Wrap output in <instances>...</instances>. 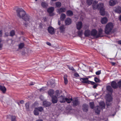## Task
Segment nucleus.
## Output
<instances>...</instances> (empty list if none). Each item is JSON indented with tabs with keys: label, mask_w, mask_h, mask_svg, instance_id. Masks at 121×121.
I'll use <instances>...</instances> for the list:
<instances>
[{
	"label": "nucleus",
	"mask_w": 121,
	"mask_h": 121,
	"mask_svg": "<svg viewBox=\"0 0 121 121\" xmlns=\"http://www.w3.org/2000/svg\"><path fill=\"white\" fill-rule=\"evenodd\" d=\"M93 8L94 10L97 9L99 10V12L102 16H104L106 13L104 4L102 3L98 4L97 2L95 1L93 4Z\"/></svg>",
	"instance_id": "nucleus-1"
},
{
	"label": "nucleus",
	"mask_w": 121,
	"mask_h": 121,
	"mask_svg": "<svg viewBox=\"0 0 121 121\" xmlns=\"http://www.w3.org/2000/svg\"><path fill=\"white\" fill-rule=\"evenodd\" d=\"M59 93H57L56 95L58 98H59V100L61 103H63L66 102L68 103H70L72 100V98L71 96L69 97L65 98L63 96H61L60 97H59Z\"/></svg>",
	"instance_id": "nucleus-2"
},
{
	"label": "nucleus",
	"mask_w": 121,
	"mask_h": 121,
	"mask_svg": "<svg viewBox=\"0 0 121 121\" xmlns=\"http://www.w3.org/2000/svg\"><path fill=\"white\" fill-rule=\"evenodd\" d=\"M113 26V23L110 22L106 25L105 29V32L106 34H108L111 32Z\"/></svg>",
	"instance_id": "nucleus-3"
},
{
	"label": "nucleus",
	"mask_w": 121,
	"mask_h": 121,
	"mask_svg": "<svg viewBox=\"0 0 121 121\" xmlns=\"http://www.w3.org/2000/svg\"><path fill=\"white\" fill-rule=\"evenodd\" d=\"M99 106H97L95 108V112L97 114H99L100 111V108L102 109L105 108V104L103 102H101L99 103Z\"/></svg>",
	"instance_id": "nucleus-4"
},
{
	"label": "nucleus",
	"mask_w": 121,
	"mask_h": 121,
	"mask_svg": "<svg viewBox=\"0 0 121 121\" xmlns=\"http://www.w3.org/2000/svg\"><path fill=\"white\" fill-rule=\"evenodd\" d=\"M17 13V16L20 18H22L26 14L25 11L22 9H18Z\"/></svg>",
	"instance_id": "nucleus-5"
},
{
	"label": "nucleus",
	"mask_w": 121,
	"mask_h": 121,
	"mask_svg": "<svg viewBox=\"0 0 121 121\" xmlns=\"http://www.w3.org/2000/svg\"><path fill=\"white\" fill-rule=\"evenodd\" d=\"M91 35L94 37L97 38L99 37L97 31L95 29L92 30L91 33Z\"/></svg>",
	"instance_id": "nucleus-6"
},
{
	"label": "nucleus",
	"mask_w": 121,
	"mask_h": 121,
	"mask_svg": "<svg viewBox=\"0 0 121 121\" xmlns=\"http://www.w3.org/2000/svg\"><path fill=\"white\" fill-rule=\"evenodd\" d=\"M106 96L107 97L106 99L107 101L106 102V104L107 106H108L110 105L108 104V103L112 101V98L111 95L109 94H108Z\"/></svg>",
	"instance_id": "nucleus-7"
},
{
	"label": "nucleus",
	"mask_w": 121,
	"mask_h": 121,
	"mask_svg": "<svg viewBox=\"0 0 121 121\" xmlns=\"http://www.w3.org/2000/svg\"><path fill=\"white\" fill-rule=\"evenodd\" d=\"M22 18L25 21L29 22L31 20V17L29 15L26 14L24 16V17H23Z\"/></svg>",
	"instance_id": "nucleus-8"
},
{
	"label": "nucleus",
	"mask_w": 121,
	"mask_h": 121,
	"mask_svg": "<svg viewBox=\"0 0 121 121\" xmlns=\"http://www.w3.org/2000/svg\"><path fill=\"white\" fill-rule=\"evenodd\" d=\"M119 1L118 0H110L109 4L111 6H113L118 3Z\"/></svg>",
	"instance_id": "nucleus-9"
},
{
	"label": "nucleus",
	"mask_w": 121,
	"mask_h": 121,
	"mask_svg": "<svg viewBox=\"0 0 121 121\" xmlns=\"http://www.w3.org/2000/svg\"><path fill=\"white\" fill-rule=\"evenodd\" d=\"M48 32L51 34H53L55 33V31L54 28L51 26L49 27L48 28Z\"/></svg>",
	"instance_id": "nucleus-10"
},
{
	"label": "nucleus",
	"mask_w": 121,
	"mask_h": 121,
	"mask_svg": "<svg viewBox=\"0 0 121 121\" xmlns=\"http://www.w3.org/2000/svg\"><path fill=\"white\" fill-rule=\"evenodd\" d=\"M108 21V19L106 17H104L102 18L101 20V22L102 24H105Z\"/></svg>",
	"instance_id": "nucleus-11"
},
{
	"label": "nucleus",
	"mask_w": 121,
	"mask_h": 121,
	"mask_svg": "<svg viewBox=\"0 0 121 121\" xmlns=\"http://www.w3.org/2000/svg\"><path fill=\"white\" fill-rule=\"evenodd\" d=\"M114 10L115 12L120 13H121V7L117 6L115 8Z\"/></svg>",
	"instance_id": "nucleus-12"
},
{
	"label": "nucleus",
	"mask_w": 121,
	"mask_h": 121,
	"mask_svg": "<svg viewBox=\"0 0 121 121\" xmlns=\"http://www.w3.org/2000/svg\"><path fill=\"white\" fill-rule=\"evenodd\" d=\"M66 11V9L64 7L61 8L60 9H58L57 10V12L59 13H61L65 12Z\"/></svg>",
	"instance_id": "nucleus-13"
},
{
	"label": "nucleus",
	"mask_w": 121,
	"mask_h": 121,
	"mask_svg": "<svg viewBox=\"0 0 121 121\" xmlns=\"http://www.w3.org/2000/svg\"><path fill=\"white\" fill-rule=\"evenodd\" d=\"M88 78H81L80 80L83 83H88L89 81L88 80Z\"/></svg>",
	"instance_id": "nucleus-14"
},
{
	"label": "nucleus",
	"mask_w": 121,
	"mask_h": 121,
	"mask_svg": "<svg viewBox=\"0 0 121 121\" xmlns=\"http://www.w3.org/2000/svg\"><path fill=\"white\" fill-rule=\"evenodd\" d=\"M82 24L81 22H79L76 24V27L77 29L78 30H80L82 28Z\"/></svg>",
	"instance_id": "nucleus-15"
},
{
	"label": "nucleus",
	"mask_w": 121,
	"mask_h": 121,
	"mask_svg": "<svg viewBox=\"0 0 121 121\" xmlns=\"http://www.w3.org/2000/svg\"><path fill=\"white\" fill-rule=\"evenodd\" d=\"M60 32L62 33H64L65 31V28L64 26L63 25L60 26L59 28Z\"/></svg>",
	"instance_id": "nucleus-16"
},
{
	"label": "nucleus",
	"mask_w": 121,
	"mask_h": 121,
	"mask_svg": "<svg viewBox=\"0 0 121 121\" xmlns=\"http://www.w3.org/2000/svg\"><path fill=\"white\" fill-rule=\"evenodd\" d=\"M56 96H53L52 97V102L54 103H56L57 101V98Z\"/></svg>",
	"instance_id": "nucleus-17"
},
{
	"label": "nucleus",
	"mask_w": 121,
	"mask_h": 121,
	"mask_svg": "<svg viewBox=\"0 0 121 121\" xmlns=\"http://www.w3.org/2000/svg\"><path fill=\"white\" fill-rule=\"evenodd\" d=\"M54 9L53 7H50L48 9L47 11L49 14H50L53 11Z\"/></svg>",
	"instance_id": "nucleus-18"
},
{
	"label": "nucleus",
	"mask_w": 121,
	"mask_h": 121,
	"mask_svg": "<svg viewBox=\"0 0 121 121\" xmlns=\"http://www.w3.org/2000/svg\"><path fill=\"white\" fill-rule=\"evenodd\" d=\"M51 103L49 102L44 101L43 102V105L45 107H47L51 105Z\"/></svg>",
	"instance_id": "nucleus-19"
},
{
	"label": "nucleus",
	"mask_w": 121,
	"mask_h": 121,
	"mask_svg": "<svg viewBox=\"0 0 121 121\" xmlns=\"http://www.w3.org/2000/svg\"><path fill=\"white\" fill-rule=\"evenodd\" d=\"M65 22L66 25H69L71 22V20L69 18H67L65 20Z\"/></svg>",
	"instance_id": "nucleus-20"
},
{
	"label": "nucleus",
	"mask_w": 121,
	"mask_h": 121,
	"mask_svg": "<svg viewBox=\"0 0 121 121\" xmlns=\"http://www.w3.org/2000/svg\"><path fill=\"white\" fill-rule=\"evenodd\" d=\"M111 86L112 87L114 88H117L118 86L117 83L115 81H112L111 83Z\"/></svg>",
	"instance_id": "nucleus-21"
},
{
	"label": "nucleus",
	"mask_w": 121,
	"mask_h": 121,
	"mask_svg": "<svg viewBox=\"0 0 121 121\" xmlns=\"http://www.w3.org/2000/svg\"><path fill=\"white\" fill-rule=\"evenodd\" d=\"M72 102L74 106L77 105L79 104L78 100L77 99H74Z\"/></svg>",
	"instance_id": "nucleus-22"
},
{
	"label": "nucleus",
	"mask_w": 121,
	"mask_h": 121,
	"mask_svg": "<svg viewBox=\"0 0 121 121\" xmlns=\"http://www.w3.org/2000/svg\"><path fill=\"white\" fill-rule=\"evenodd\" d=\"M84 35L86 36H88L91 35L90 31L89 30H86L84 33Z\"/></svg>",
	"instance_id": "nucleus-23"
},
{
	"label": "nucleus",
	"mask_w": 121,
	"mask_h": 121,
	"mask_svg": "<svg viewBox=\"0 0 121 121\" xmlns=\"http://www.w3.org/2000/svg\"><path fill=\"white\" fill-rule=\"evenodd\" d=\"M0 90L3 93H5L6 91V89L4 86H0Z\"/></svg>",
	"instance_id": "nucleus-24"
},
{
	"label": "nucleus",
	"mask_w": 121,
	"mask_h": 121,
	"mask_svg": "<svg viewBox=\"0 0 121 121\" xmlns=\"http://www.w3.org/2000/svg\"><path fill=\"white\" fill-rule=\"evenodd\" d=\"M41 5L42 7L44 8H46L48 6V4L47 3L44 2H42Z\"/></svg>",
	"instance_id": "nucleus-25"
},
{
	"label": "nucleus",
	"mask_w": 121,
	"mask_h": 121,
	"mask_svg": "<svg viewBox=\"0 0 121 121\" xmlns=\"http://www.w3.org/2000/svg\"><path fill=\"white\" fill-rule=\"evenodd\" d=\"M34 115H38L39 114V111L37 108H35L34 111Z\"/></svg>",
	"instance_id": "nucleus-26"
},
{
	"label": "nucleus",
	"mask_w": 121,
	"mask_h": 121,
	"mask_svg": "<svg viewBox=\"0 0 121 121\" xmlns=\"http://www.w3.org/2000/svg\"><path fill=\"white\" fill-rule=\"evenodd\" d=\"M66 17L64 13L62 14L60 16V18L61 20L63 21Z\"/></svg>",
	"instance_id": "nucleus-27"
},
{
	"label": "nucleus",
	"mask_w": 121,
	"mask_h": 121,
	"mask_svg": "<svg viewBox=\"0 0 121 121\" xmlns=\"http://www.w3.org/2000/svg\"><path fill=\"white\" fill-rule=\"evenodd\" d=\"M66 14L68 16H71L73 14V13L71 11L69 10L67 12Z\"/></svg>",
	"instance_id": "nucleus-28"
},
{
	"label": "nucleus",
	"mask_w": 121,
	"mask_h": 121,
	"mask_svg": "<svg viewBox=\"0 0 121 121\" xmlns=\"http://www.w3.org/2000/svg\"><path fill=\"white\" fill-rule=\"evenodd\" d=\"M103 30L102 29L100 28L99 30V32L98 33L99 37H100L102 34Z\"/></svg>",
	"instance_id": "nucleus-29"
},
{
	"label": "nucleus",
	"mask_w": 121,
	"mask_h": 121,
	"mask_svg": "<svg viewBox=\"0 0 121 121\" xmlns=\"http://www.w3.org/2000/svg\"><path fill=\"white\" fill-rule=\"evenodd\" d=\"M107 89L111 93H112V89L110 86H108L107 87Z\"/></svg>",
	"instance_id": "nucleus-30"
},
{
	"label": "nucleus",
	"mask_w": 121,
	"mask_h": 121,
	"mask_svg": "<svg viewBox=\"0 0 121 121\" xmlns=\"http://www.w3.org/2000/svg\"><path fill=\"white\" fill-rule=\"evenodd\" d=\"M67 75L66 74H65L64 76V81L65 83V84H67L68 82V80L67 79Z\"/></svg>",
	"instance_id": "nucleus-31"
},
{
	"label": "nucleus",
	"mask_w": 121,
	"mask_h": 121,
	"mask_svg": "<svg viewBox=\"0 0 121 121\" xmlns=\"http://www.w3.org/2000/svg\"><path fill=\"white\" fill-rule=\"evenodd\" d=\"M54 91L52 90H50L48 92V93L49 95L51 96L54 94Z\"/></svg>",
	"instance_id": "nucleus-32"
},
{
	"label": "nucleus",
	"mask_w": 121,
	"mask_h": 121,
	"mask_svg": "<svg viewBox=\"0 0 121 121\" xmlns=\"http://www.w3.org/2000/svg\"><path fill=\"white\" fill-rule=\"evenodd\" d=\"M57 7H60L61 6V3L60 2H56L55 3Z\"/></svg>",
	"instance_id": "nucleus-33"
},
{
	"label": "nucleus",
	"mask_w": 121,
	"mask_h": 121,
	"mask_svg": "<svg viewBox=\"0 0 121 121\" xmlns=\"http://www.w3.org/2000/svg\"><path fill=\"white\" fill-rule=\"evenodd\" d=\"M36 108L38 109L39 112H42L43 111V108L42 107H39Z\"/></svg>",
	"instance_id": "nucleus-34"
},
{
	"label": "nucleus",
	"mask_w": 121,
	"mask_h": 121,
	"mask_svg": "<svg viewBox=\"0 0 121 121\" xmlns=\"http://www.w3.org/2000/svg\"><path fill=\"white\" fill-rule=\"evenodd\" d=\"M87 4L89 5H91L94 0H86Z\"/></svg>",
	"instance_id": "nucleus-35"
},
{
	"label": "nucleus",
	"mask_w": 121,
	"mask_h": 121,
	"mask_svg": "<svg viewBox=\"0 0 121 121\" xmlns=\"http://www.w3.org/2000/svg\"><path fill=\"white\" fill-rule=\"evenodd\" d=\"M3 43L2 42V40L0 38V49L2 48L3 47Z\"/></svg>",
	"instance_id": "nucleus-36"
},
{
	"label": "nucleus",
	"mask_w": 121,
	"mask_h": 121,
	"mask_svg": "<svg viewBox=\"0 0 121 121\" xmlns=\"http://www.w3.org/2000/svg\"><path fill=\"white\" fill-rule=\"evenodd\" d=\"M90 106L91 108H93L94 107V103L93 102H91L90 103Z\"/></svg>",
	"instance_id": "nucleus-37"
},
{
	"label": "nucleus",
	"mask_w": 121,
	"mask_h": 121,
	"mask_svg": "<svg viewBox=\"0 0 121 121\" xmlns=\"http://www.w3.org/2000/svg\"><path fill=\"white\" fill-rule=\"evenodd\" d=\"M24 46V44L23 43H21L19 44V48H23Z\"/></svg>",
	"instance_id": "nucleus-38"
},
{
	"label": "nucleus",
	"mask_w": 121,
	"mask_h": 121,
	"mask_svg": "<svg viewBox=\"0 0 121 121\" xmlns=\"http://www.w3.org/2000/svg\"><path fill=\"white\" fill-rule=\"evenodd\" d=\"M15 32L13 30L11 31L10 33V35L11 36H13L15 35Z\"/></svg>",
	"instance_id": "nucleus-39"
},
{
	"label": "nucleus",
	"mask_w": 121,
	"mask_h": 121,
	"mask_svg": "<svg viewBox=\"0 0 121 121\" xmlns=\"http://www.w3.org/2000/svg\"><path fill=\"white\" fill-rule=\"evenodd\" d=\"M25 106L26 109L28 110L29 108V104L28 103H26L25 104Z\"/></svg>",
	"instance_id": "nucleus-40"
},
{
	"label": "nucleus",
	"mask_w": 121,
	"mask_h": 121,
	"mask_svg": "<svg viewBox=\"0 0 121 121\" xmlns=\"http://www.w3.org/2000/svg\"><path fill=\"white\" fill-rule=\"evenodd\" d=\"M16 117L15 116H12L11 117L12 121H16L15 120Z\"/></svg>",
	"instance_id": "nucleus-41"
},
{
	"label": "nucleus",
	"mask_w": 121,
	"mask_h": 121,
	"mask_svg": "<svg viewBox=\"0 0 121 121\" xmlns=\"http://www.w3.org/2000/svg\"><path fill=\"white\" fill-rule=\"evenodd\" d=\"M94 80L96 82H99V80L97 78H94Z\"/></svg>",
	"instance_id": "nucleus-42"
},
{
	"label": "nucleus",
	"mask_w": 121,
	"mask_h": 121,
	"mask_svg": "<svg viewBox=\"0 0 121 121\" xmlns=\"http://www.w3.org/2000/svg\"><path fill=\"white\" fill-rule=\"evenodd\" d=\"M68 68L69 69L71 70L72 71H74V68L72 66H69L68 67Z\"/></svg>",
	"instance_id": "nucleus-43"
},
{
	"label": "nucleus",
	"mask_w": 121,
	"mask_h": 121,
	"mask_svg": "<svg viewBox=\"0 0 121 121\" xmlns=\"http://www.w3.org/2000/svg\"><path fill=\"white\" fill-rule=\"evenodd\" d=\"M55 82L54 80H51L50 81L48 82L49 83H50L51 85H52L54 84Z\"/></svg>",
	"instance_id": "nucleus-44"
},
{
	"label": "nucleus",
	"mask_w": 121,
	"mask_h": 121,
	"mask_svg": "<svg viewBox=\"0 0 121 121\" xmlns=\"http://www.w3.org/2000/svg\"><path fill=\"white\" fill-rule=\"evenodd\" d=\"M101 71L99 70L98 71L96 72V74L97 75H99L101 73Z\"/></svg>",
	"instance_id": "nucleus-45"
},
{
	"label": "nucleus",
	"mask_w": 121,
	"mask_h": 121,
	"mask_svg": "<svg viewBox=\"0 0 121 121\" xmlns=\"http://www.w3.org/2000/svg\"><path fill=\"white\" fill-rule=\"evenodd\" d=\"M118 84L119 87H121V80L118 82Z\"/></svg>",
	"instance_id": "nucleus-46"
},
{
	"label": "nucleus",
	"mask_w": 121,
	"mask_h": 121,
	"mask_svg": "<svg viewBox=\"0 0 121 121\" xmlns=\"http://www.w3.org/2000/svg\"><path fill=\"white\" fill-rule=\"evenodd\" d=\"M84 111L85 112H86L87 111V107L86 106L85 108H83Z\"/></svg>",
	"instance_id": "nucleus-47"
},
{
	"label": "nucleus",
	"mask_w": 121,
	"mask_h": 121,
	"mask_svg": "<svg viewBox=\"0 0 121 121\" xmlns=\"http://www.w3.org/2000/svg\"><path fill=\"white\" fill-rule=\"evenodd\" d=\"M74 76L76 77H79V74L77 73H75L74 74Z\"/></svg>",
	"instance_id": "nucleus-48"
},
{
	"label": "nucleus",
	"mask_w": 121,
	"mask_h": 121,
	"mask_svg": "<svg viewBox=\"0 0 121 121\" xmlns=\"http://www.w3.org/2000/svg\"><path fill=\"white\" fill-rule=\"evenodd\" d=\"M94 82L89 81H88V84H91L92 85H93L94 84Z\"/></svg>",
	"instance_id": "nucleus-49"
},
{
	"label": "nucleus",
	"mask_w": 121,
	"mask_h": 121,
	"mask_svg": "<svg viewBox=\"0 0 121 121\" xmlns=\"http://www.w3.org/2000/svg\"><path fill=\"white\" fill-rule=\"evenodd\" d=\"M45 88V87H42L40 89V91H43L44 90Z\"/></svg>",
	"instance_id": "nucleus-50"
},
{
	"label": "nucleus",
	"mask_w": 121,
	"mask_h": 121,
	"mask_svg": "<svg viewBox=\"0 0 121 121\" xmlns=\"http://www.w3.org/2000/svg\"><path fill=\"white\" fill-rule=\"evenodd\" d=\"M97 86V84H95L93 86V88H95Z\"/></svg>",
	"instance_id": "nucleus-51"
},
{
	"label": "nucleus",
	"mask_w": 121,
	"mask_h": 121,
	"mask_svg": "<svg viewBox=\"0 0 121 121\" xmlns=\"http://www.w3.org/2000/svg\"><path fill=\"white\" fill-rule=\"evenodd\" d=\"M46 43L48 45L50 46L51 45V43L49 42H47Z\"/></svg>",
	"instance_id": "nucleus-52"
},
{
	"label": "nucleus",
	"mask_w": 121,
	"mask_h": 121,
	"mask_svg": "<svg viewBox=\"0 0 121 121\" xmlns=\"http://www.w3.org/2000/svg\"><path fill=\"white\" fill-rule=\"evenodd\" d=\"M82 32H80V31H79L78 32V35H81L82 34Z\"/></svg>",
	"instance_id": "nucleus-53"
},
{
	"label": "nucleus",
	"mask_w": 121,
	"mask_h": 121,
	"mask_svg": "<svg viewBox=\"0 0 121 121\" xmlns=\"http://www.w3.org/2000/svg\"><path fill=\"white\" fill-rule=\"evenodd\" d=\"M35 84V83L34 82H31L30 84V85H34Z\"/></svg>",
	"instance_id": "nucleus-54"
},
{
	"label": "nucleus",
	"mask_w": 121,
	"mask_h": 121,
	"mask_svg": "<svg viewBox=\"0 0 121 121\" xmlns=\"http://www.w3.org/2000/svg\"><path fill=\"white\" fill-rule=\"evenodd\" d=\"M20 102V103L22 104H23L24 103V101L23 100H22Z\"/></svg>",
	"instance_id": "nucleus-55"
},
{
	"label": "nucleus",
	"mask_w": 121,
	"mask_h": 121,
	"mask_svg": "<svg viewBox=\"0 0 121 121\" xmlns=\"http://www.w3.org/2000/svg\"><path fill=\"white\" fill-rule=\"evenodd\" d=\"M118 43V44H121V40L119 41Z\"/></svg>",
	"instance_id": "nucleus-56"
},
{
	"label": "nucleus",
	"mask_w": 121,
	"mask_h": 121,
	"mask_svg": "<svg viewBox=\"0 0 121 121\" xmlns=\"http://www.w3.org/2000/svg\"><path fill=\"white\" fill-rule=\"evenodd\" d=\"M2 31L1 30H0V36H2Z\"/></svg>",
	"instance_id": "nucleus-57"
},
{
	"label": "nucleus",
	"mask_w": 121,
	"mask_h": 121,
	"mask_svg": "<svg viewBox=\"0 0 121 121\" xmlns=\"http://www.w3.org/2000/svg\"><path fill=\"white\" fill-rule=\"evenodd\" d=\"M111 63L112 65H114L115 64V63L113 62H111Z\"/></svg>",
	"instance_id": "nucleus-58"
},
{
	"label": "nucleus",
	"mask_w": 121,
	"mask_h": 121,
	"mask_svg": "<svg viewBox=\"0 0 121 121\" xmlns=\"http://www.w3.org/2000/svg\"><path fill=\"white\" fill-rule=\"evenodd\" d=\"M119 19L120 21H121V15L120 16Z\"/></svg>",
	"instance_id": "nucleus-59"
},
{
	"label": "nucleus",
	"mask_w": 121,
	"mask_h": 121,
	"mask_svg": "<svg viewBox=\"0 0 121 121\" xmlns=\"http://www.w3.org/2000/svg\"><path fill=\"white\" fill-rule=\"evenodd\" d=\"M5 35L6 36H7L9 34H8V33H6L5 34Z\"/></svg>",
	"instance_id": "nucleus-60"
},
{
	"label": "nucleus",
	"mask_w": 121,
	"mask_h": 121,
	"mask_svg": "<svg viewBox=\"0 0 121 121\" xmlns=\"http://www.w3.org/2000/svg\"><path fill=\"white\" fill-rule=\"evenodd\" d=\"M43 121L42 120H38L37 121Z\"/></svg>",
	"instance_id": "nucleus-61"
},
{
	"label": "nucleus",
	"mask_w": 121,
	"mask_h": 121,
	"mask_svg": "<svg viewBox=\"0 0 121 121\" xmlns=\"http://www.w3.org/2000/svg\"><path fill=\"white\" fill-rule=\"evenodd\" d=\"M58 24L59 25H60V22L59 21H58Z\"/></svg>",
	"instance_id": "nucleus-62"
},
{
	"label": "nucleus",
	"mask_w": 121,
	"mask_h": 121,
	"mask_svg": "<svg viewBox=\"0 0 121 121\" xmlns=\"http://www.w3.org/2000/svg\"><path fill=\"white\" fill-rule=\"evenodd\" d=\"M56 0H51V1H56Z\"/></svg>",
	"instance_id": "nucleus-63"
},
{
	"label": "nucleus",
	"mask_w": 121,
	"mask_h": 121,
	"mask_svg": "<svg viewBox=\"0 0 121 121\" xmlns=\"http://www.w3.org/2000/svg\"><path fill=\"white\" fill-rule=\"evenodd\" d=\"M98 94H96V95L95 96V97H96V96H98Z\"/></svg>",
	"instance_id": "nucleus-64"
}]
</instances>
